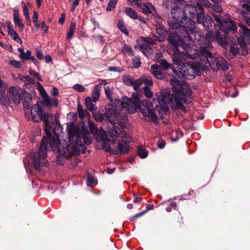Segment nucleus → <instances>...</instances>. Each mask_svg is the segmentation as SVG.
I'll use <instances>...</instances> for the list:
<instances>
[{
  "mask_svg": "<svg viewBox=\"0 0 250 250\" xmlns=\"http://www.w3.org/2000/svg\"><path fill=\"white\" fill-rule=\"evenodd\" d=\"M79 0H75L73 3L71 4L70 10L73 12L75 9L76 7L79 4Z\"/></svg>",
  "mask_w": 250,
  "mask_h": 250,
  "instance_id": "nucleus-58",
  "label": "nucleus"
},
{
  "mask_svg": "<svg viewBox=\"0 0 250 250\" xmlns=\"http://www.w3.org/2000/svg\"><path fill=\"white\" fill-rule=\"evenodd\" d=\"M240 36L237 39L238 43L240 45L243 52L242 54H247V44H250V30L242 24H239Z\"/></svg>",
  "mask_w": 250,
  "mask_h": 250,
  "instance_id": "nucleus-10",
  "label": "nucleus"
},
{
  "mask_svg": "<svg viewBox=\"0 0 250 250\" xmlns=\"http://www.w3.org/2000/svg\"><path fill=\"white\" fill-rule=\"evenodd\" d=\"M29 74L30 75H33L35 76L40 81H42V80L41 77L40 76L39 74L38 73L36 72L34 70H32V69L30 70L29 71Z\"/></svg>",
  "mask_w": 250,
  "mask_h": 250,
  "instance_id": "nucleus-57",
  "label": "nucleus"
},
{
  "mask_svg": "<svg viewBox=\"0 0 250 250\" xmlns=\"http://www.w3.org/2000/svg\"><path fill=\"white\" fill-rule=\"evenodd\" d=\"M6 27L8 28V34L12 39L16 42L21 43V39L20 38L18 34L13 28V24L10 21H7L5 23Z\"/></svg>",
  "mask_w": 250,
  "mask_h": 250,
  "instance_id": "nucleus-18",
  "label": "nucleus"
},
{
  "mask_svg": "<svg viewBox=\"0 0 250 250\" xmlns=\"http://www.w3.org/2000/svg\"><path fill=\"white\" fill-rule=\"evenodd\" d=\"M109 136L113 139L117 138H122V139L118 143L119 149L112 150L113 153L117 154L119 152L122 154L126 153L129 150L128 143L131 142L130 138H129L127 134L125 132L123 128H119L114 126L110 129Z\"/></svg>",
  "mask_w": 250,
  "mask_h": 250,
  "instance_id": "nucleus-7",
  "label": "nucleus"
},
{
  "mask_svg": "<svg viewBox=\"0 0 250 250\" xmlns=\"http://www.w3.org/2000/svg\"><path fill=\"white\" fill-rule=\"evenodd\" d=\"M101 89V86L99 84L95 86L92 92V99L93 101L95 103L99 99L100 91Z\"/></svg>",
  "mask_w": 250,
  "mask_h": 250,
  "instance_id": "nucleus-26",
  "label": "nucleus"
},
{
  "mask_svg": "<svg viewBox=\"0 0 250 250\" xmlns=\"http://www.w3.org/2000/svg\"><path fill=\"white\" fill-rule=\"evenodd\" d=\"M143 83L146 84V86L151 85L153 82L151 77L149 76H143L142 77Z\"/></svg>",
  "mask_w": 250,
  "mask_h": 250,
  "instance_id": "nucleus-35",
  "label": "nucleus"
},
{
  "mask_svg": "<svg viewBox=\"0 0 250 250\" xmlns=\"http://www.w3.org/2000/svg\"><path fill=\"white\" fill-rule=\"evenodd\" d=\"M133 66L135 68H139L141 64L140 59L139 57H136L132 59Z\"/></svg>",
  "mask_w": 250,
  "mask_h": 250,
  "instance_id": "nucleus-44",
  "label": "nucleus"
},
{
  "mask_svg": "<svg viewBox=\"0 0 250 250\" xmlns=\"http://www.w3.org/2000/svg\"><path fill=\"white\" fill-rule=\"evenodd\" d=\"M172 18L175 20V23L172 25L173 28H177L179 25L186 20L185 9L183 10L180 6L174 5L171 10Z\"/></svg>",
  "mask_w": 250,
  "mask_h": 250,
  "instance_id": "nucleus-11",
  "label": "nucleus"
},
{
  "mask_svg": "<svg viewBox=\"0 0 250 250\" xmlns=\"http://www.w3.org/2000/svg\"><path fill=\"white\" fill-rule=\"evenodd\" d=\"M202 4L204 5L205 7H209V2L208 0H201Z\"/></svg>",
  "mask_w": 250,
  "mask_h": 250,
  "instance_id": "nucleus-64",
  "label": "nucleus"
},
{
  "mask_svg": "<svg viewBox=\"0 0 250 250\" xmlns=\"http://www.w3.org/2000/svg\"><path fill=\"white\" fill-rule=\"evenodd\" d=\"M37 57L40 59L42 60L43 59V54L41 50L36 48V49Z\"/></svg>",
  "mask_w": 250,
  "mask_h": 250,
  "instance_id": "nucleus-56",
  "label": "nucleus"
},
{
  "mask_svg": "<svg viewBox=\"0 0 250 250\" xmlns=\"http://www.w3.org/2000/svg\"><path fill=\"white\" fill-rule=\"evenodd\" d=\"M215 39L222 46H224L227 43V41L226 37V35L224 34L221 35L219 32H217L215 34Z\"/></svg>",
  "mask_w": 250,
  "mask_h": 250,
  "instance_id": "nucleus-24",
  "label": "nucleus"
},
{
  "mask_svg": "<svg viewBox=\"0 0 250 250\" xmlns=\"http://www.w3.org/2000/svg\"><path fill=\"white\" fill-rule=\"evenodd\" d=\"M96 139L97 142H102L103 148L105 152H110V143L111 141L108 139L105 131L103 129L99 130Z\"/></svg>",
  "mask_w": 250,
  "mask_h": 250,
  "instance_id": "nucleus-13",
  "label": "nucleus"
},
{
  "mask_svg": "<svg viewBox=\"0 0 250 250\" xmlns=\"http://www.w3.org/2000/svg\"><path fill=\"white\" fill-rule=\"evenodd\" d=\"M14 21L15 24H16L20 27V28L22 30L24 27V25L21 21L19 17L16 15L15 17H14Z\"/></svg>",
  "mask_w": 250,
  "mask_h": 250,
  "instance_id": "nucleus-42",
  "label": "nucleus"
},
{
  "mask_svg": "<svg viewBox=\"0 0 250 250\" xmlns=\"http://www.w3.org/2000/svg\"><path fill=\"white\" fill-rule=\"evenodd\" d=\"M139 47L142 53L146 56L153 53L152 48L147 43L143 42L142 44L139 45Z\"/></svg>",
  "mask_w": 250,
  "mask_h": 250,
  "instance_id": "nucleus-21",
  "label": "nucleus"
},
{
  "mask_svg": "<svg viewBox=\"0 0 250 250\" xmlns=\"http://www.w3.org/2000/svg\"><path fill=\"white\" fill-rule=\"evenodd\" d=\"M133 4H135L139 7L142 12L146 15H149L155 10V7L150 2L139 3L138 2H134Z\"/></svg>",
  "mask_w": 250,
  "mask_h": 250,
  "instance_id": "nucleus-16",
  "label": "nucleus"
},
{
  "mask_svg": "<svg viewBox=\"0 0 250 250\" xmlns=\"http://www.w3.org/2000/svg\"><path fill=\"white\" fill-rule=\"evenodd\" d=\"M31 115L32 120L35 122L43 121L44 123V129L47 136L51 130V126L49 125L50 119H52V114L46 113L42 108L37 104L33 105L31 108Z\"/></svg>",
  "mask_w": 250,
  "mask_h": 250,
  "instance_id": "nucleus-8",
  "label": "nucleus"
},
{
  "mask_svg": "<svg viewBox=\"0 0 250 250\" xmlns=\"http://www.w3.org/2000/svg\"><path fill=\"white\" fill-rule=\"evenodd\" d=\"M21 59L22 60H31L35 64H36L37 62L35 58L31 55V52L29 50H28L26 53H24L22 58H21Z\"/></svg>",
  "mask_w": 250,
  "mask_h": 250,
  "instance_id": "nucleus-31",
  "label": "nucleus"
},
{
  "mask_svg": "<svg viewBox=\"0 0 250 250\" xmlns=\"http://www.w3.org/2000/svg\"><path fill=\"white\" fill-rule=\"evenodd\" d=\"M152 14V17L156 20H159L161 19V16H159L157 13L156 12V10L153 11V12L151 13Z\"/></svg>",
  "mask_w": 250,
  "mask_h": 250,
  "instance_id": "nucleus-60",
  "label": "nucleus"
},
{
  "mask_svg": "<svg viewBox=\"0 0 250 250\" xmlns=\"http://www.w3.org/2000/svg\"><path fill=\"white\" fill-rule=\"evenodd\" d=\"M159 63V68L162 69L164 70H167L169 68L172 69V65L168 63L167 61L165 59H162L158 61Z\"/></svg>",
  "mask_w": 250,
  "mask_h": 250,
  "instance_id": "nucleus-29",
  "label": "nucleus"
},
{
  "mask_svg": "<svg viewBox=\"0 0 250 250\" xmlns=\"http://www.w3.org/2000/svg\"><path fill=\"white\" fill-rule=\"evenodd\" d=\"M168 41L173 46L171 50L173 52L172 58L174 63L180 67L181 71L183 74L182 76H185L187 75L188 71H193L189 65L188 69L186 67L185 64L183 63V61L186 60L184 57L187 58H193L192 55L189 54L190 47L187 44L183 42L180 36L176 33H171L167 39Z\"/></svg>",
  "mask_w": 250,
  "mask_h": 250,
  "instance_id": "nucleus-3",
  "label": "nucleus"
},
{
  "mask_svg": "<svg viewBox=\"0 0 250 250\" xmlns=\"http://www.w3.org/2000/svg\"><path fill=\"white\" fill-rule=\"evenodd\" d=\"M117 1L118 0H110L106 7V10L110 11L113 10L117 3Z\"/></svg>",
  "mask_w": 250,
  "mask_h": 250,
  "instance_id": "nucleus-39",
  "label": "nucleus"
},
{
  "mask_svg": "<svg viewBox=\"0 0 250 250\" xmlns=\"http://www.w3.org/2000/svg\"><path fill=\"white\" fill-rule=\"evenodd\" d=\"M133 84H132V86L134 87V89L137 91L139 87L142 85L143 83V81L142 78L138 79L137 80L133 81Z\"/></svg>",
  "mask_w": 250,
  "mask_h": 250,
  "instance_id": "nucleus-41",
  "label": "nucleus"
},
{
  "mask_svg": "<svg viewBox=\"0 0 250 250\" xmlns=\"http://www.w3.org/2000/svg\"><path fill=\"white\" fill-rule=\"evenodd\" d=\"M122 51L125 54L129 55H133V50L128 45H125L122 48Z\"/></svg>",
  "mask_w": 250,
  "mask_h": 250,
  "instance_id": "nucleus-36",
  "label": "nucleus"
},
{
  "mask_svg": "<svg viewBox=\"0 0 250 250\" xmlns=\"http://www.w3.org/2000/svg\"><path fill=\"white\" fill-rule=\"evenodd\" d=\"M68 133L70 141L75 140V144H72V146H77L79 149V147L90 144L92 142L88 131L84 126L80 127L74 125H69L68 127Z\"/></svg>",
  "mask_w": 250,
  "mask_h": 250,
  "instance_id": "nucleus-6",
  "label": "nucleus"
},
{
  "mask_svg": "<svg viewBox=\"0 0 250 250\" xmlns=\"http://www.w3.org/2000/svg\"><path fill=\"white\" fill-rule=\"evenodd\" d=\"M9 96L6 95L5 92L2 91H0V103L4 106H8L10 103V98Z\"/></svg>",
  "mask_w": 250,
  "mask_h": 250,
  "instance_id": "nucleus-23",
  "label": "nucleus"
},
{
  "mask_svg": "<svg viewBox=\"0 0 250 250\" xmlns=\"http://www.w3.org/2000/svg\"><path fill=\"white\" fill-rule=\"evenodd\" d=\"M202 24V25L208 30L211 29L214 24L213 21L211 17L209 16H205L203 14V18L202 19L201 22L199 24Z\"/></svg>",
  "mask_w": 250,
  "mask_h": 250,
  "instance_id": "nucleus-20",
  "label": "nucleus"
},
{
  "mask_svg": "<svg viewBox=\"0 0 250 250\" xmlns=\"http://www.w3.org/2000/svg\"><path fill=\"white\" fill-rule=\"evenodd\" d=\"M87 184L90 187H93L96 184L94 178L90 174L87 175Z\"/></svg>",
  "mask_w": 250,
  "mask_h": 250,
  "instance_id": "nucleus-40",
  "label": "nucleus"
},
{
  "mask_svg": "<svg viewBox=\"0 0 250 250\" xmlns=\"http://www.w3.org/2000/svg\"><path fill=\"white\" fill-rule=\"evenodd\" d=\"M92 115L95 120L100 122H102L105 117L104 114H102L99 112H94Z\"/></svg>",
  "mask_w": 250,
  "mask_h": 250,
  "instance_id": "nucleus-34",
  "label": "nucleus"
},
{
  "mask_svg": "<svg viewBox=\"0 0 250 250\" xmlns=\"http://www.w3.org/2000/svg\"><path fill=\"white\" fill-rule=\"evenodd\" d=\"M88 125L91 132H94L97 131V127L92 121H89L88 122Z\"/></svg>",
  "mask_w": 250,
  "mask_h": 250,
  "instance_id": "nucleus-48",
  "label": "nucleus"
},
{
  "mask_svg": "<svg viewBox=\"0 0 250 250\" xmlns=\"http://www.w3.org/2000/svg\"><path fill=\"white\" fill-rule=\"evenodd\" d=\"M37 83L39 87V91L40 92L42 97H44L45 96H46L47 93L45 92L44 89L42 87V85L39 83Z\"/></svg>",
  "mask_w": 250,
  "mask_h": 250,
  "instance_id": "nucleus-52",
  "label": "nucleus"
},
{
  "mask_svg": "<svg viewBox=\"0 0 250 250\" xmlns=\"http://www.w3.org/2000/svg\"><path fill=\"white\" fill-rule=\"evenodd\" d=\"M206 41H211L213 39V33L208 31L205 35Z\"/></svg>",
  "mask_w": 250,
  "mask_h": 250,
  "instance_id": "nucleus-59",
  "label": "nucleus"
},
{
  "mask_svg": "<svg viewBox=\"0 0 250 250\" xmlns=\"http://www.w3.org/2000/svg\"><path fill=\"white\" fill-rule=\"evenodd\" d=\"M215 21L218 23L220 27L228 19L225 16L220 14H213Z\"/></svg>",
  "mask_w": 250,
  "mask_h": 250,
  "instance_id": "nucleus-30",
  "label": "nucleus"
},
{
  "mask_svg": "<svg viewBox=\"0 0 250 250\" xmlns=\"http://www.w3.org/2000/svg\"><path fill=\"white\" fill-rule=\"evenodd\" d=\"M125 13L130 18L136 20L138 18V14L136 11L130 7H126L125 9Z\"/></svg>",
  "mask_w": 250,
  "mask_h": 250,
  "instance_id": "nucleus-28",
  "label": "nucleus"
},
{
  "mask_svg": "<svg viewBox=\"0 0 250 250\" xmlns=\"http://www.w3.org/2000/svg\"><path fill=\"white\" fill-rule=\"evenodd\" d=\"M48 141L49 142L51 150L56 153H59L62 158H67L72 155H77L79 153V149L72 146L70 140L68 141H60L57 135H52L49 132L48 136H44L42 138L38 152L34 154L33 163L36 169H40L42 161L44 160L47 156Z\"/></svg>",
  "mask_w": 250,
  "mask_h": 250,
  "instance_id": "nucleus-2",
  "label": "nucleus"
},
{
  "mask_svg": "<svg viewBox=\"0 0 250 250\" xmlns=\"http://www.w3.org/2000/svg\"><path fill=\"white\" fill-rule=\"evenodd\" d=\"M212 9L214 11L221 13L223 12V9L220 5H214L212 7Z\"/></svg>",
  "mask_w": 250,
  "mask_h": 250,
  "instance_id": "nucleus-54",
  "label": "nucleus"
},
{
  "mask_svg": "<svg viewBox=\"0 0 250 250\" xmlns=\"http://www.w3.org/2000/svg\"><path fill=\"white\" fill-rule=\"evenodd\" d=\"M192 100V91L190 89H187L185 92L174 93V96L168 92L164 91L158 97L154 98L153 103L146 100L141 101L137 94L133 93L130 99L123 98L121 105L123 109H125L130 113H134L138 108L146 121H151L157 124L159 118L163 119L165 117L168 110V104H170L172 109L186 111L183 104H189Z\"/></svg>",
  "mask_w": 250,
  "mask_h": 250,
  "instance_id": "nucleus-1",
  "label": "nucleus"
},
{
  "mask_svg": "<svg viewBox=\"0 0 250 250\" xmlns=\"http://www.w3.org/2000/svg\"><path fill=\"white\" fill-rule=\"evenodd\" d=\"M183 63L185 64L186 68L188 69V65L191 67L193 69V71H188L187 72V75H186L185 76H182L183 74L181 72V70L180 67H179L178 65L177 67L178 68L179 70H176L175 69H172L173 72L174 73V78L170 79V83L171 85H173L172 87V90L174 93H178L181 92H185L186 89H189V88L186 84H185L184 80H182V79H191L194 77L193 75V73L195 72L196 68L194 66V65L193 64L192 62H187L186 60L183 61Z\"/></svg>",
  "mask_w": 250,
  "mask_h": 250,
  "instance_id": "nucleus-5",
  "label": "nucleus"
},
{
  "mask_svg": "<svg viewBox=\"0 0 250 250\" xmlns=\"http://www.w3.org/2000/svg\"><path fill=\"white\" fill-rule=\"evenodd\" d=\"M105 117L112 125H114L116 121L121 126V128L125 125L126 122V117L124 116L121 118H119L114 109L111 108H106V112L104 113Z\"/></svg>",
  "mask_w": 250,
  "mask_h": 250,
  "instance_id": "nucleus-12",
  "label": "nucleus"
},
{
  "mask_svg": "<svg viewBox=\"0 0 250 250\" xmlns=\"http://www.w3.org/2000/svg\"><path fill=\"white\" fill-rule=\"evenodd\" d=\"M166 143L164 141L160 140L158 143V146L159 148L162 149L165 146Z\"/></svg>",
  "mask_w": 250,
  "mask_h": 250,
  "instance_id": "nucleus-61",
  "label": "nucleus"
},
{
  "mask_svg": "<svg viewBox=\"0 0 250 250\" xmlns=\"http://www.w3.org/2000/svg\"><path fill=\"white\" fill-rule=\"evenodd\" d=\"M32 18L33 20V22L35 24V27L38 29L40 27V25L38 22V14L36 11L34 12V14Z\"/></svg>",
  "mask_w": 250,
  "mask_h": 250,
  "instance_id": "nucleus-43",
  "label": "nucleus"
},
{
  "mask_svg": "<svg viewBox=\"0 0 250 250\" xmlns=\"http://www.w3.org/2000/svg\"><path fill=\"white\" fill-rule=\"evenodd\" d=\"M9 64L14 66L15 68H20L21 66L20 62L15 60H12L10 61Z\"/></svg>",
  "mask_w": 250,
  "mask_h": 250,
  "instance_id": "nucleus-50",
  "label": "nucleus"
},
{
  "mask_svg": "<svg viewBox=\"0 0 250 250\" xmlns=\"http://www.w3.org/2000/svg\"><path fill=\"white\" fill-rule=\"evenodd\" d=\"M144 91V93L145 95L147 98H151L153 96V93L150 91V90L148 88L147 86H145L143 88Z\"/></svg>",
  "mask_w": 250,
  "mask_h": 250,
  "instance_id": "nucleus-47",
  "label": "nucleus"
},
{
  "mask_svg": "<svg viewBox=\"0 0 250 250\" xmlns=\"http://www.w3.org/2000/svg\"><path fill=\"white\" fill-rule=\"evenodd\" d=\"M75 27L76 24L74 22H71L69 30L74 32Z\"/></svg>",
  "mask_w": 250,
  "mask_h": 250,
  "instance_id": "nucleus-63",
  "label": "nucleus"
},
{
  "mask_svg": "<svg viewBox=\"0 0 250 250\" xmlns=\"http://www.w3.org/2000/svg\"><path fill=\"white\" fill-rule=\"evenodd\" d=\"M93 99L92 100L90 97H86L85 99V105L89 111H92L95 110L97 107L95 104H93Z\"/></svg>",
  "mask_w": 250,
  "mask_h": 250,
  "instance_id": "nucleus-27",
  "label": "nucleus"
},
{
  "mask_svg": "<svg viewBox=\"0 0 250 250\" xmlns=\"http://www.w3.org/2000/svg\"><path fill=\"white\" fill-rule=\"evenodd\" d=\"M79 117L81 119H83L84 117H86L87 115L88 114V111L83 108L81 104H78L77 107Z\"/></svg>",
  "mask_w": 250,
  "mask_h": 250,
  "instance_id": "nucleus-32",
  "label": "nucleus"
},
{
  "mask_svg": "<svg viewBox=\"0 0 250 250\" xmlns=\"http://www.w3.org/2000/svg\"><path fill=\"white\" fill-rule=\"evenodd\" d=\"M19 78L23 82L28 83H32L34 82L33 80L29 76H24H24H22L21 75H19Z\"/></svg>",
  "mask_w": 250,
  "mask_h": 250,
  "instance_id": "nucleus-45",
  "label": "nucleus"
},
{
  "mask_svg": "<svg viewBox=\"0 0 250 250\" xmlns=\"http://www.w3.org/2000/svg\"><path fill=\"white\" fill-rule=\"evenodd\" d=\"M158 38L156 36L152 37H141L139 40V41L144 42L145 43H147L149 45H153L155 44L156 41H157Z\"/></svg>",
  "mask_w": 250,
  "mask_h": 250,
  "instance_id": "nucleus-25",
  "label": "nucleus"
},
{
  "mask_svg": "<svg viewBox=\"0 0 250 250\" xmlns=\"http://www.w3.org/2000/svg\"><path fill=\"white\" fill-rule=\"evenodd\" d=\"M205 54L208 63L214 71H217L220 69L225 71L228 69L229 64L222 57H213L208 51H206Z\"/></svg>",
  "mask_w": 250,
  "mask_h": 250,
  "instance_id": "nucleus-9",
  "label": "nucleus"
},
{
  "mask_svg": "<svg viewBox=\"0 0 250 250\" xmlns=\"http://www.w3.org/2000/svg\"><path fill=\"white\" fill-rule=\"evenodd\" d=\"M123 81L125 84L129 86H132L133 84V81L134 79L133 78L129 75L127 76H123Z\"/></svg>",
  "mask_w": 250,
  "mask_h": 250,
  "instance_id": "nucleus-33",
  "label": "nucleus"
},
{
  "mask_svg": "<svg viewBox=\"0 0 250 250\" xmlns=\"http://www.w3.org/2000/svg\"><path fill=\"white\" fill-rule=\"evenodd\" d=\"M220 28V30L226 34H229L231 31L235 32L237 30V27L234 22L229 19L224 22Z\"/></svg>",
  "mask_w": 250,
  "mask_h": 250,
  "instance_id": "nucleus-14",
  "label": "nucleus"
},
{
  "mask_svg": "<svg viewBox=\"0 0 250 250\" xmlns=\"http://www.w3.org/2000/svg\"><path fill=\"white\" fill-rule=\"evenodd\" d=\"M231 52L234 54H238L239 53V50L237 46L235 45L230 46Z\"/></svg>",
  "mask_w": 250,
  "mask_h": 250,
  "instance_id": "nucleus-55",
  "label": "nucleus"
},
{
  "mask_svg": "<svg viewBox=\"0 0 250 250\" xmlns=\"http://www.w3.org/2000/svg\"><path fill=\"white\" fill-rule=\"evenodd\" d=\"M200 48H201V52L203 54V56H205L206 57V55L205 54L206 51H208L210 52L209 50L210 48L212 47V45L210 42V41H206L204 44L200 42Z\"/></svg>",
  "mask_w": 250,
  "mask_h": 250,
  "instance_id": "nucleus-22",
  "label": "nucleus"
},
{
  "mask_svg": "<svg viewBox=\"0 0 250 250\" xmlns=\"http://www.w3.org/2000/svg\"><path fill=\"white\" fill-rule=\"evenodd\" d=\"M108 70L110 71L117 72L119 73H121L123 71V69L122 68L119 67H109Z\"/></svg>",
  "mask_w": 250,
  "mask_h": 250,
  "instance_id": "nucleus-53",
  "label": "nucleus"
},
{
  "mask_svg": "<svg viewBox=\"0 0 250 250\" xmlns=\"http://www.w3.org/2000/svg\"><path fill=\"white\" fill-rule=\"evenodd\" d=\"M241 6L243 8L240 10L244 21L247 24L250 26V3L247 2L242 4Z\"/></svg>",
  "mask_w": 250,
  "mask_h": 250,
  "instance_id": "nucleus-15",
  "label": "nucleus"
},
{
  "mask_svg": "<svg viewBox=\"0 0 250 250\" xmlns=\"http://www.w3.org/2000/svg\"><path fill=\"white\" fill-rule=\"evenodd\" d=\"M74 34V31L69 30L67 33L66 37L68 39H70L72 38L73 35Z\"/></svg>",
  "mask_w": 250,
  "mask_h": 250,
  "instance_id": "nucleus-62",
  "label": "nucleus"
},
{
  "mask_svg": "<svg viewBox=\"0 0 250 250\" xmlns=\"http://www.w3.org/2000/svg\"><path fill=\"white\" fill-rule=\"evenodd\" d=\"M21 5L23 6V12L24 15L25 16V17L27 20H29L30 16L29 15V12H28V10L27 9V6H26L25 4L24 3L23 1L21 2Z\"/></svg>",
  "mask_w": 250,
  "mask_h": 250,
  "instance_id": "nucleus-46",
  "label": "nucleus"
},
{
  "mask_svg": "<svg viewBox=\"0 0 250 250\" xmlns=\"http://www.w3.org/2000/svg\"><path fill=\"white\" fill-rule=\"evenodd\" d=\"M8 94L15 104L20 103L21 98L19 90L17 88L14 87H10L8 90Z\"/></svg>",
  "mask_w": 250,
  "mask_h": 250,
  "instance_id": "nucleus-17",
  "label": "nucleus"
},
{
  "mask_svg": "<svg viewBox=\"0 0 250 250\" xmlns=\"http://www.w3.org/2000/svg\"><path fill=\"white\" fill-rule=\"evenodd\" d=\"M150 72L156 78L160 80L165 78V75L161 72L159 66L157 64H153L150 67Z\"/></svg>",
  "mask_w": 250,
  "mask_h": 250,
  "instance_id": "nucleus-19",
  "label": "nucleus"
},
{
  "mask_svg": "<svg viewBox=\"0 0 250 250\" xmlns=\"http://www.w3.org/2000/svg\"><path fill=\"white\" fill-rule=\"evenodd\" d=\"M118 25L119 28L120 29L121 31H122L124 33H125V35H128V32H127V29L125 28V25L124 24L123 21L120 20L118 21Z\"/></svg>",
  "mask_w": 250,
  "mask_h": 250,
  "instance_id": "nucleus-38",
  "label": "nucleus"
},
{
  "mask_svg": "<svg viewBox=\"0 0 250 250\" xmlns=\"http://www.w3.org/2000/svg\"><path fill=\"white\" fill-rule=\"evenodd\" d=\"M185 17L186 20L188 19V25H187L186 30L188 40L192 42L199 41V33L195 27L194 20H196L197 23H199L203 18L204 9L200 4L196 5H187L185 7Z\"/></svg>",
  "mask_w": 250,
  "mask_h": 250,
  "instance_id": "nucleus-4",
  "label": "nucleus"
},
{
  "mask_svg": "<svg viewBox=\"0 0 250 250\" xmlns=\"http://www.w3.org/2000/svg\"><path fill=\"white\" fill-rule=\"evenodd\" d=\"M139 156L141 158H145L148 155V152L144 148L140 147L138 149Z\"/></svg>",
  "mask_w": 250,
  "mask_h": 250,
  "instance_id": "nucleus-37",
  "label": "nucleus"
},
{
  "mask_svg": "<svg viewBox=\"0 0 250 250\" xmlns=\"http://www.w3.org/2000/svg\"><path fill=\"white\" fill-rule=\"evenodd\" d=\"M105 93L106 97L108 99H111L112 96V92L110 87L107 86L105 88Z\"/></svg>",
  "mask_w": 250,
  "mask_h": 250,
  "instance_id": "nucleus-51",
  "label": "nucleus"
},
{
  "mask_svg": "<svg viewBox=\"0 0 250 250\" xmlns=\"http://www.w3.org/2000/svg\"><path fill=\"white\" fill-rule=\"evenodd\" d=\"M73 88L76 91L82 92L85 90V88L82 85L79 84H76L73 86Z\"/></svg>",
  "mask_w": 250,
  "mask_h": 250,
  "instance_id": "nucleus-49",
  "label": "nucleus"
}]
</instances>
